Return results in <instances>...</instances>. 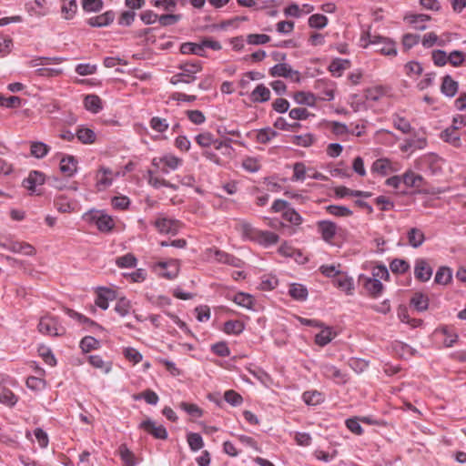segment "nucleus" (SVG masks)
Here are the masks:
<instances>
[{"mask_svg":"<svg viewBox=\"0 0 466 466\" xmlns=\"http://www.w3.org/2000/svg\"><path fill=\"white\" fill-rule=\"evenodd\" d=\"M366 39H368L369 42L365 46L368 44L375 46L377 52L385 56L397 55V49L393 41L380 35H371L370 32H367L361 37V41H366Z\"/></svg>","mask_w":466,"mask_h":466,"instance_id":"1","label":"nucleus"},{"mask_svg":"<svg viewBox=\"0 0 466 466\" xmlns=\"http://www.w3.org/2000/svg\"><path fill=\"white\" fill-rule=\"evenodd\" d=\"M178 68L182 72L174 75L170 78V83L172 85H178L180 83L189 84L193 82L196 79L194 75L201 70V66L199 62L183 63L178 66Z\"/></svg>","mask_w":466,"mask_h":466,"instance_id":"2","label":"nucleus"},{"mask_svg":"<svg viewBox=\"0 0 466 466\" xmlns=\"http://www.w3.org/2000/svg\"><path fill=\"white\" fill-rule=\"evenodd\" d=\"M37 329L41 334L55 337L63 336L66 332V329L63 327H58L57 319L51 316L42 317L39 320Z\"/></svg>","mask_w":466,"mask_h":466,"instance_id":"3","label":"nucleus"},{"mask_svg":"<svg viewBox=\"0 0 466 466\" xmlns=\"http://www.w3.org/2000/svg\"><path fill=\"white\" fill-rule=\"evenodd\" d=\"M153 225L161 234L176 235L181 228V223L178 220L167 218H158Z\"/></svg>","mask_w":466,"mask_h":466,"instance_id":"4","label":"nucleus"},{"mask_svg":"<svg viewBox=\"0 0 466 466\" xmlns=\"http://www.w3.org/2000/svg\"><path fill=\"white\" fill-rule=\"evenodd\" d=\"M139 428L143 429L156 439L166 440L167 438L166 428L163 425H157L151 419H147L142 421Z\"/></svg>","mask_w":466,"mask_h":466,"instance_id":"5","label":"nucleus"},{"mask_svg":"<svg viewBox=\"0 0 466 466\" xmlns=\"http://www.w3.org/2000/svg\"><path fill=\"white\" fill-rule=\"evenodd\" d=\"M269 74L271 76H283L292 77L295 76V82H300V75L299 71L293 70L288 64L279 63L270 68Z\"/></svg>","mask_w":466,"mask_h":466,"instance_id":"6","label":"nucleus"},{"mask_svg":"<svg viewBox=\"0 0 466 466\" xmlns=\"http://www.w3.org/2000/svg\"><path fill=\"white\" fill-rule=\"evenodd\" d=\"M318 231L324 241L329 243L337 234L338 227L330 220H319L317 222Z\"/></svg>","mask_w":466,"mask_h":466,"instance_id":"7","label":"nucleus"},{"mask_svg":"<svg viewBox=\"0 0 466 466\" xmlns=\"http://www.w3.org/2000/svg\"><path fill=\"white\" fill-rule=\"evenodd\" d=\"M414 275L418 280L426 282L432 275V268L428 265L425 259H417L414 268Z\"/></svg>","mask_w":466,"mask_h":466,"instance_id":"8","label":"nucleus"},{"mask_svg":"<svg viewBox=\"0 0 466 466\" xmlns=\"http://www.w3.org/2000/svg\"><path fill=\"white\" fill-rule=\"evenodd\" d=\"M321 370L325 377L333 380L336 383L341 384L347 381V375L333 365H323Z\"/></svg>","mask_w":466,"mask_h":466,"instance_id":"9","label":"nucleus"},{"mask_svg":"<svg viewBox=\"0 0 466 466\" xmlns=\"http://www.w3.org/2000/svg\"><path fill=\"white\" fill-rule=\"evenodd\" d=\"M60 170L66 177H73L77 170V160L70 155L63 157L60 161Z\"/></svg>","mask_w":466,"mask_h":466,"instance_id":"10","label":"nucleus"},{"mask_svg":"<svg viewBox=\"0 0 466 466\" xmlns=\"http://www.w3.org/2000/svg\"><path fill=\"white\" fill-rule=\"evenodd\" d=\"M115 19L113 11H106L102 15L91 17L87 20V24L93 27H103L110 25Z\"/></svg>","mask_w":466,"mask_h":466,"instance_id":"11","label":"nucleus"},{"mask_svg":"<svg viewBox=\"0 0 466 466\" xmlns=\"http://www.w3.org/2000/svg\"><path fill=\"white\" fill-rule=\"evenodd\" d=\"M431 19V16L425 14H409L404 20L410 24L416 30H425V23Z\"/></svg>","mask_w":466,"mask_h":466,"instance_id":"12","label":"nucleus"},{"mask_svg":"<svg viewBox=\"0 0 466 466\" xmlns=\"http://www.w3.org/2000/svg\"><path fill=\"white\" fill-rule=\"evenodd\" d=\"M45 182V175L39 171H31L28 177L24 179L23 186L31 192L35 191L36 185H42Z\"/></svg>","mask_w":466,"mask_h":466,"instance_id":"13","label":"nucleus"},{"mask_svg":"<svg viewBox=\"0 0 466 466\" xmlns=\"http://www.w3.org/2000/svg\"><path fill=\"white\" fill-rule=\"evenodd\" d=\"M208 251L210 253L213 252L216 260L220 263L231 265L233 267L240 266L241 260L239 258L234 257L233 255L228 254L219 249L213 250L212 248H209V249H208Z\"/></svg>","mask_w":466,"mask_h":466,"instance_id":"14","label":"nucleus"},{"mask_svg":"<svg viewBox=\"0 0 466 466\" xmlns=\"http://www.w3.org/2000/svg\"><path fill=\"white\" fill-rule=\"evenodd\" d=\"M270 98V90L264 86L259 84L250 94V100L253 103H264L268 101Z\"/></svg>","mask_w":466,"mask_h":466,"instance_id":"15","label":"nucleus"},{"mask_svg":"<svg viewBox=\"0 0 466 466\" xmlns=\"http://www.w3.org/2000/svg\"><path fill=\"white\" fill-rule=\"evenodd\" d=\"M458 82L453 80L451 76L447 75L442 79L441 91L442 94L449 97H453L458 92Z\"/></svg>","mask_w":466,"mask_h":466,"instance_id":"16","label":"nucleus"},{"mask_svg":"<svg viewBox=\"0 0 466 466\" xmlns=\"http://www.w3.org/2000/svg\"><path fill=\"white\" fill-rule=\"evenodd\" d=\"M408 242L414 248H420L425 241L424 233L417 228H411L407 233Z\"/></svg>","mask_w":466,"mask_h":466,"instance_id":"17","label":"nucleus"},{"mask_svg":"<svg viewBox=\"0 0 466 466\" xmlns=\"http://www.w3.org/2000/svg\"><path fill=\"white\" fill-rule=\"evenodd\" d=\"M96 220V225L101 232H109L115 226L114 220L110 216L100 214L93 217Z\"/></svg>","mask_w":466,"mask_h":466,"instance_id":"18","label":"nucleus"},{"mask_svg":"<svg viewBox=\"0 0 466 466\" xmlns=\"http://www.w3.org/2000/svg\"><path fill=\"white\" fill-rule=\"evenodd\" d=\"M77 139L83 144H92L96 139V135L91 128L79 127L76 132Z\"/></svg>","mask_w":466,"mask_h":466,"instance_id":"19","label":"nucleus"},{"mask_svg":"<svg viewBox=\"0 0 466 466\" xmlns=\"http://www.w3.org/2000/svg\"><path fill=\"white\" fill-rule=\"evenodd\" d=\"M371 171L376 172L381 176H386L393 171L391 162L387 158H379L373 162Z\"/></svg>","mask_w":466,"mask_h":466,"instance_id":"20","label":"nucleus"},{"mask_svg":"<svg viewBox=\"0 0 466 466\" xmlns=\"http://www.w3.org/2000/svg\"><path fill=\"white\" fill-rule=\"evenodd\" d=\"M84 106L86 110L98 113L102 109V101L96 95H87L85 96Z\"/></svg>","mask_w":466,"mask_h":466,"instance_id":"21","label":"nucleus"},{"mask_svg":"<svg viewBox=\"0 0 466 466\" xmlns=\"http://www.w3.org/2000/svg\"><path fill=\"white\" fill-rule=\"evenodd\" d=\"M364 287L369 294L374 298L380 296L383 290V285L378 279H367Z\"/></svg>","mask_w":466,"mask_h":466,"instance_id":"22","label":"nucleus"},{"mask_svg":"<svg viewBox=\"0 0 466 466\" xmlns=\"http://www.w3.org/2000/svg\"><path fill=\"white\" fill-rule=\"evenodd\" d=\"M335 336L336 333L332 330V329L326 327L315 336V342L317 345L323 347L329 343Z\"/></svg>","mask_w":466,"mask_h":466,"instance_id":"23","label":"nucleus"},{"mask_svg":"<svg viewBox=\"0 0 466 466\" xmlns=\"http://www.w3.org/2000/svg\"><path fill=\"white\" fill-rule=\"evenodd\" d=\"M410 305L418 311H425L429 307V298L421 292H416L410 299Z\"/></svg>","mask_w":466,"mask_h":466,"instance_id":"24","label":"nucleus"},{"mask_svg":"<svg viewBox=\"0 0 466 466\" xmlns=\"http://www.w3.org/2000/svg\"><path fill=\"white\" fill-rule=\"evenodd\" d=\"M335 194L339 198H344V197H348V196L369 198L371 196L370 192L360 191V190H352L344 186L336 187Z\"/></svg>","mask_w":466,"mask_h":466,"instance_id":"25","label":"nucleus"},{"mask_svg":"<svg viewBox=\"0 0 466 466\" xmlns=\"http://www.w3.org/2000/svg\"><path fill=\"white\" fill-rule=\"evenodd\" d=\"M452 279V271L448 267H441L436 272L434 281L440 285H447Z\"/></svg>","mask_w":466,"mask_h":466,"instance_id":"26","label":"nucleus"},{"mask_svg":"<svg viewBox=\"0 0 466 466\" xmlns=\"http://www.w3.org/2000/svg\"><path fill=\"white\" fill-rule=\"evenodd\" d=\"M441 137L444 141L451 144L453 147H461V142L460 136L458 135L457 130L454 128H446L442 131Z\"/></svg>","mask_w":466,"mask_h":466,"instance_id":"27","label":"nucleus"},{"mask_svg":"<svg viewBox=\"0 0 466 466\" xmlns=\"http://www.w3.org/2000/svg\"><path fill=\"white\" fill-rule=\"evenodd\" d=\"M50 150V147L43 142H32L30 147V153L36 158H43Z\"/></svg>","mask_w":466,"mask_h":466,"instance_id":"28","label":"nucleus"},{"mask_svg":"<svg viewBox=\"0 0 466 466\" xmlns=\"http://www.w3.org/2000/svg\"><path fill=\"white\" fill-rule=\"evenodd\" d=\"M289 294L297 300H305L308 297V289L301 284L294 283L290 285Z\"/></svg>","mask_w":466,"mask_h":466,"instance_id":"29","label":"nucleus"},{"mask_svg":"<svg viewBox=\"0 0 466 466\" xmlns=\"http://www.w3.org/2000/svg\"><path fill=\"white\" fill-rule=\"evenodd\" d=\"M61 12L66 19H72L77 11L76 0H62Z\"/></svg>","mask_w":466,"mask_h":466,"instance_id":"30","label":"nucleus"},{"mask_svg":"<svg viewBox=\"0 0 466 466\" xmlns=\"http://www.w3.org/2000/svg\"><path fill=\"white\" fill-rule=\"evenodd\" d=\"M119 455L124 461V466H136L134 453L124 443L119 446Z\"/></svg>","mask_w":466,"mask_h":466,"instance_id":"31","label":"nucleus"},{"mask_svg":"<svg viewBox=\"0 0 466 466\" xmlns=\"http://www.w3.org/2000/svg\"><path fill=\"white\" fill-rule=\"evenodd\" d=\"M180 51L182 54H194L199 56H205V54L203 53V48L201 47L200 43H191L187 42L183 43L180 46Z\"/></svg>","mask_w":466,"mask_h":466,"instance_id":"32","label":"nucleus"},{"mask_svg":"<svg viewBox=\"0 0 466 466\" xmlns=\"http://www.w3.org/2000/svg\"><path fill=\"white\" fill-rule=\"evenodd\" d=\"M350 61L347 60V59H339V58H337L335 60H333L329 66V70L333 74V75H337L338 76H339L341 75V72L347 68H349L350 66Z\"/></svg>","mask_w":466,"mask_h":466,"instance_id":"33","label":"nucleus"},{"mask_svg":"<svg viewBox=\"0 0 466 466\" xmlns=\"http://www.w3.org/2000/svg\"><path fill=\"white\" fill-rule=\"evenodd\" d=\"M293 98L298 104L307 106H314L316 100L313 94L303 91L296 92Z\"/></svg>","mask_w":466,"mask_h":466,"instance_id":"34","label":"nucleus"},{"mask_svg":"<svg viewBox=\"0 0 466 466\" xmlns=\"http://www.w3.org/2000/svg\"><path fill=\"white\" fill-rule=\"evenodd\" d=\"M387 92V88L382 86H378L372 88H368L365 91V97L368 100L378 101Z\"/></svg>","mask_w":466,"mask_h":466,"instance_id":"35","label":"nucleus"},{"mask_svg":"<svg viewBox=\"0 0 466 466\" xmlns=\"http://www.w3.org/2000/svg\"><path fill=\"white\" fill-rule=\"evenodd\" d=\"M328 25V18L324 15L315 14L309 16V25L311 28L322 29Z\"/></svg>","mask_w":466,"mask_h":466,"instance_id":"36","label":"nucleus"},{"mask_svg":"<svg viewBox=\"0 0 466 466\" xmlns=\"http://www.w3.org/2000/svg\"><path fill=\"white\" fill-rule=\"evenodd\" d=\"M187 440L190 449L193 451H197L202 449L204 446L203 439H202L201 435L198 433H194V432L188 433L187 436Z\"/></svg>","mask_w":466,"mask_h":466,"instance_id":"37","label":"nucleus"},{"mask_svg":"<svg viewBox=\"0 0 466 466\" xmlns=\"http://www.w3.org/2000/svg\"><path fill=\"white\" fill-rule=\"evenodd\" d=\"M116 264L119 268H135L137 266V258L133 254L127 253L118 257L116 260Z\"/></svg>","mask_w":466,"mask_h":466,"instance_id":"38","label":"nucleus"},{"mask_svg":"<svg viewBox=\"0 0 466 466\" xmlns=\"http://www.w3.org/2000/svg\"><path fill=\"white\" fill-rule=\"evenodd\" d=\"M326 210L330 215L336 217H350L353 214V212L349 208L344 206L329 205L326 208Z\"/></svg>","mask_w":466,"mask_h":466,"instance_id":"39","label":"nucleus"},{"mask_svg":"<svg viewBox=\"0 0 466 466\" xmlns=\"http://www.w3.org/2000/svg\"><path fill=\"white\" fill-rule=\"evenodd\" d=\"M302 398H303V400L308 405H312V406L318 405L323 401L322 394L316 390L304 392Z\"/></svg>","mask_w":466,"mask_h":466,"instance_id":"40","label":"nucleus"},{"mask_svg":"<svg viewBox=\"0 0 466 466\" xmlns=\"http://www.w3.org/2000/svg\"><path fill=\"white\" fill-rule=\"evenodd\" d=\"M282 217L285 220L296 226H299L302 223L301 216L293 208H287L283 212Z\"/></svg>","mask_w":466,"mask_h":466,"instance_id":"41","label":"nucleus"},{"mask_svg":"<svg viewBox=\"0 0 466 466\" xmlns=\"http://www.w3.org/2000/svg\"><path fill=\"white\" fill-rule=\"evenodd\" d=\"M390 268L395 274H402L410 268V265L404 259L395 258L390 262Z\"/></svg>","mask_w":466,"mask_h":466,"instance_id":"42","label":"nucleus"},{"mask_svg":"<svg viewBox=\"0 0 466 466\" xmlns=\"http://www.w3.org/2000/svg\"><path fill=\"white\" fill-rule=\"evenodd\" d=\"M244 325L238 320H228L225 322L223 330L227 334H239L243 331Z\"/></svg>","mask_w":466,"mask_h":466,"instance_id":"43","label":"nucleus"},{"mask_svg":"<svg viewBox=\"0 0 466 466\" xmlns=\"http://www.w3.org/2000/svg\"><path fill=\"white\" fill-rule=\"evenodd\" d=\"M278 136V133L270 127L262 128L257 134V141L261 144H267L271 138Z\"/></svg>","mask_w":466,"mask_h":466,"instance_id":"44","label":"nucleus"},{"mask_svg":"<svg viewBox=\"0 0 466 466\" xmlns=\"http://www.w3.org/2000/svg\"><path fill=\"white\" fill-rule=\"evenodd\" d=\"M334 285H336L341 290L345 291L347 294H350L353 289L352 279L345 276L335 279Z\"/></svg>","mask_w":466,"mask_h":466,"instance_id":"45","label":"nucleus"},{"mask_svg":"<svg viewBox=\"0 0 466 466\" xmlns=\"http://www.w3.org/2000/svg\"><path fill=\"white\" fill-rule=\"evenodd\" d=\"M234 302H236L238 305L247 308V309H252L253 307V297L249 294L246 293H238L234 297Z\"/></svg>","mask_w":466,"mask_h":466,"instance_id":"46","label":"nucleus"},{"mask_svg":"<svg viewBox=\"0 0 466 466\" xmlns=\"http://www.w3.org/2000/svg\"><path fill=\"white\" fill-rule=\"evenodd\" d=\"M66 313L70 318L76 319V320H78L81 323L87 324L88 326H91V327H96V328H99V329L101 328L94 320L90 319L89 318H87L73 309H67Z\"/></svg>","mask_w":466,"mask_h":466,"instance_id":"47","label":"nucleus"},{"mask_svg":"<svg viewBox=\"0 0 466 466\" xmlns=\"http://www.w3.org/2000/svg\"><path fill=\"white\" fill-rule=\"evenodd\" d=\"M123 354L125 358L134 364L140 362L143 359L142 354L136 349L131 347H127L123 350Z\"/></svg>","mask_w":466,"mask_h":466,"instance_id":"48","label":"nucleus"},{"mask_svg":"<svg viewBox=\"0 0 466 466\" xmlns=\"http://www.w3.org/2000/svg\"><path fill=\"white\" fill-rule=\"evenodd\" d=\"M99 341L91 336H86L80 341V348L85 352H89L92 350L97 349Z\"/></svg>","mask_w":466,"mask_h":466,"instance_id":"49","label":"nucleus"},{"mask_svg":"<svg viewBox=\"0 0 466 466\" xmlns=\"http://www.w3.org/2000/svg\"><path fill=\"white\" fill-rule=\"evenodd\" d=\"M0 402L12 407L17 402V397L9 389H3L0 393Z\"/></svg>","mask_w":466,"mask_h":466,"instance_id":"50","label":"nucleus"},{"mask_svg":"<svg viewBox=\"0 0 466 466\" xmlns=\"http://www.w3.org/2000/svg\"><path fill=\"white\" fill-rule=\"evenodd\" d=\"M103 5L102 0H82V7L86 12H99Z\"/></svg>","mask_w":466,"mask_h":466,"instance_id":"51","label":"nucleus"},{"mask_svg":"<svg viewBox=\"0 0 466 466\" xmlns=\"http://www.w3.org/2000/svg\"><path fill=\"white\" fill-rule=\"evenodd\" d=\"M131 309V303L128 299L126 298H120L115 307V310L116 313H118L120 316L125 317L127 315Z\"/></svg>","mask_w":466,"mask_h":466,"instance_id":"52","label":"nucleus"},{"mask_svg":"<svg viewBox=\"0 0 466 466\" xmlns=\"http://www.w3.org/2000/svg\"><path fill=\"white\" fill-rule=\"evenodd\" d=\"M196 142L202 147H208L210 145L217 143V140L213 138V136L209 132H204L198 134L196 137Z\"/></svg>","mask_w":466,"mask_h":466,"instance_id":"53","label":"nucleus"},{"mask_svg":"<svg viewBox=\"0 0 466 466\" xmlns=\"http://www.w3.org/2000/svg\"><path fill=\"white\" fill-rule=\"evenodd\" d=\"M182 15L177 14H167V15H161L158 17V22L162 26H168L175 25L181 19Z\"/></svg>","mask_w":466,"mask_h":466,"instance_id":"54","label":"nucleus"},{"mask_svg":"<svg viewBox=\"0 0 466 466\" xmlns=\"http://www.w3.org/2000/svg\"><path fill=\"white\" fill-rule=\"evenodd\" d=\"M435 44L442 46L444 45V42L442 40L439 41L438 35L433 33H428L426 34L422 38V46L426 48L433 46Z\"/></svg>","mask_w":466,"mask_h":466,"instance_id":"55","label":"nucleus"},{"mask_svg":"<svg viewBox=\"0 0 466 466\" xmlns=\"http://www.w3.org/2000/svg\"><path fill=\"white\" fill-rule=\"evenodd\" d=\"M150 127L152 129L158 133H163L168 128V124L166 119L158 116H154L150 120Z\"/></svg>","mask_w":466,"mask_h":466,"instance_id":"56","label":"nucleus"},{"mask_svg":"<svg viewBox=\"0 0 466 466\" xmlns=\"http://www.w3.org/2000/svg\"><path fill=\"white\" fill-rule=\"evenodd\" d=\"M274 127L276 128L285 130V131H289V130L295 131L300 127V124L299 123L289 124L285 118L278 117L274 123Z\"/></svg>","mask_w":466,"mask_h":466,"instance_id":"57","label":"nucleus"},{"mask_svg":"<svg viewBox=\"0 0 466 466\" xmlns=\"http://www.w3.org/2000/svg\"><path fill=\"white\" fill-rule=\"evenodd\" d=\"M224 399L228 403L233 406H238L243 401L241 395L233 390H227L224 394Z\"/></svg>","mask_w":466,"mask_h":466,"instance_id":"58","label":"nucleus"},{"mask_svg":"<svg viewBox=\"0 0 466 466\" xmlns=\"http://www.w3.org/2000/svg\"><path fill=\"white\" fill-rule=\"evenodd\" d=\"M422 177L412 171L406 172L402 177V181L407 187H419L417 181H421Z\"/></svg>","mask_w":466,"mask_h":466,"instance_id":"59","label":"nucleus"},{"mask_svg":"<svg viewBox=\"0 0 466 466\" xmlns=\"http://www.w3.org/2000/svg\"><path fill=\"white\" fill-rule=\"evenodd\" d=\"M179 407L183 410L187 412L189 415H192V416H195L198 418L201 417L203 414L202 410L196 404H191V403L182 401V402H180Z\"/></svg>","mask_w":466,"mask_h":466,"instance_id":"60","label":"nucleus"},{"mask_svg":"<svg viewBox=\"0 0 466 466\" xmlns=\"http://www.w3.org/2000/svg\"><path fill=\"white\" fill-rule=\"evenodd\" d=\"M292 143L300 147H309L313 143V137L310 134L293 136Z\"/></svg>","mask_w":466,"mask_h":466,"instance_id":"61","label":"nucleus"},{"mask_svg":"<svg viewBox=\"0 0 466 466\" xmlns=\"http://www.w3.org/2000/svg\"><path fill=\"white\" fill-rule=\"evenodd\" d=\"M0 105L9 108L19 107L21 106V98L15 96L9 97L0 96Z\"/></svg>","mask_w":466,"mask_h":466,"instance_id":"62","label":"nucleus"},{"mask_svg":"<svg viewBox=\"0 0 466 466\" xmlns=\"http://www.w3.org/2000/svg\"><path fill=\"white\" fill-rule=\"evenodd\" d=\"M159 162L163 163L167 167L175 170L181 163V159L175 156L167 155L160 157Z\"/></svg>","mask_w":466,"mask_h":466,"instance_id":"63","label":"nucleus"},{"mask_svg":"<svg viewBox=\"0 0 466 466\" xmlns=\"http://www.w3.org/2000/svg\"><path fill=\"white\" fill-rule=\"evenodd\" d=\"M54 203L59 212L66 213L72 210L71 204L67 201L66 198L63 196L56 198Z\"/></svg>","mask_w":466,"mask_h":466,"instance_id":"64","label":"nucleus"}]
</instances>
